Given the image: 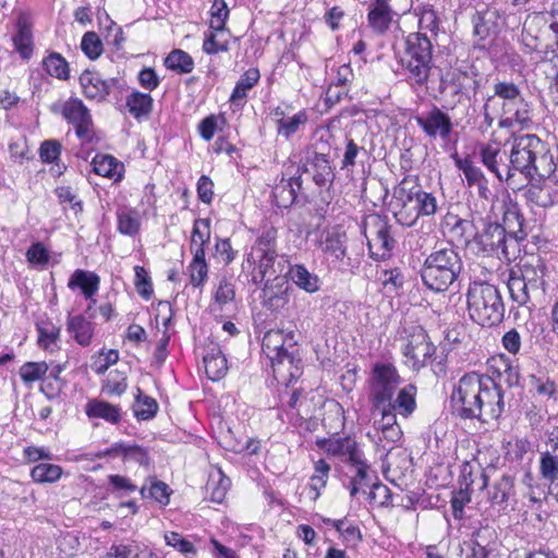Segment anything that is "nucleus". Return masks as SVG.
<instances>
[{
	"label": "nucleus",
	"instance_id": "49",
	"mask_svg": "<svg viewBox=\"0 0 558 558\" xmlns=\"http://www.w3.org/2000/svg\"><path fill=\"white\" fill-rule=\"evenodd\" d=\"M312 160L315 168V173L313 175L314 181L318 185L326 184V182L333 175L329 165L328 155L324 153H315Z\"/></svg>",
	"mask_w": 558,
	"mask_h": 558
},
{
	"label": "nucleus",
	"instance_id": "33",
	"mask_svg": "<svg viewBox=\"0 0 558 558\" xmlns=\"http://www.w3.org/2000/svg\"><path fill=\"white\" fill-rule=\"evenodd\" d=\"M88 417L104 418L109 423H117L120 420V410L106 401L92 400L85 407Z\"/></svg>",
	"mask_w": 558,
	"mask_h": 558
},
{
	"label": "nucleus",
	"instance_id": "16",
	"mask_svg": "<svg viewBox=\"0 0 558 558\" xmlns=\"http://www.w3.org/2000/svg\"><path fill=\"white\" fill-rule=\"evenodd\" d=\"M415 121L426 136L432 138L439 136L447 140L452 132L450 117L437 106H433L429 111L415 117Z\"/></svg>",
	"mask_w": 558,
	"mask_h": 558
},
{
	"label": "nucleus",
	"instance_id": "55",
	"mask_svg": "<svg viewBox=\"0 0 558 558\" xmlns=\"http://www.w3.org/2000/svg\"><path fill=\"white\" fill-rule=\"evenodd\" d=\"M48 371L45 362H27L20 368V376L24 383H33L39 380Z\"/></svg>",
	"mask_w": 558,
	"mask_h": 558
},
{
	"label": "nucleus",
	"instance_id": "12",
	"mask_svg": "<svg viewBox=\"0 0 558 558\" xmlns=\"http://www.w3.org/2000/svg\"><path fill=\"white\" fill-rule=\"evenodd\" d=\"M435 352L436 347L429 340L427 332L422 327H415L403 350L405 363L413 371H418L433 361Z\"/></svg>",
	"mask_w": 558,
	"mask_h": 558
},
{
	"label": "nucleus",
	"instance_id": "25",
	"mask_svg": "<svg viewBox=\"0 0 558 558\" xmlns=\"http://www.w3.org/2000/svg\"><path fill=\"white\" fill-rule=\"evenodd\" d=\"M302 186L301 177H291L282 179L272 190V196L276 205L282 208H289L293 205Z\"/></svg>",
	"mask_w": 558,
	"mask_h": 558
},
{
	"label": "nucleus",
	"instance_id": "64",
	"mask_svg": "<svg viewBox=\"0 0 558 558\" xmlns=\"http://www.w3.org/2000/svg\"><path fill=\"white\" fill-rule=\"evenodd\" d=\"M235 291L234 286L226 278L219 281L218 288L215 293V302L223 306L234 300Z\"/></svg>",
	"mask_w": 558,
	"mask_h": 558
},
{
	"label": "nucleus",
	"instance_id": "36",
	"mask_svg": "<svg viewBox=\"0 0 558 558\" xmlns=\"http://www.w3.org/2000/svg\"><path fill=\"white\" fill-rule=\"evenodd\" d=\"M68 329L74 335L75 340L81 345H88L93 337V326L83 316L77 315L69 318Z\"/></svg>",
	"mask_w": 558,
	"mask_h": 558
},
{
	"label": "nucleus",
	"instance_id": "40",
	"mask_svg": "<svg viewBox=\"0 0 558 558\" xmlns=\"http://www.w3.org/2000/svg\"><path fill=\"white\" fill-rule=\"evenodd\" d=\"M189 269L191 283L194 287H201L205 282L208 272V267L205 260V250L203 247H195L194 257Z\"/></svg>",
	"mask_w": 558,
	"mask_h": 558
},
{
	"label": "nucleus",
	"instance_id": "60",
	"mask_svg": "<svg viewBox=\"0 0 558 558\" xmlns=\"http://www.w3.org/2000/svg\"><path fill=\"white\" fill-rule=\"evenodd\" d=\"M210 230L208 219H196L192 231V246L203 247L209 241Z\"/></svg>",
	"mask_w": 558,
	"mask_h": 558
},
{
	"label": "nucleus",
	"instance_id": "42",
	"mask_svg": "<svg viewBox=\"0 0 558 558\" xmlns=\"http://www.w3.org/2000/svg\"><path fill=\"white\" fill-rule=\"evenodd\" d=\"M539 475L541 477L554 484L558 482V456L551 452V450H547L542 452L539 459Z\"/></svg>",
	"mask_w": 558,
	"mask_h": 558
},
{
	"label": "nucleus",
	"instance_id": "44",
	"mask_svg": "<svg viewBox=\"0 0 558 558\" xmlns=\"http://www.w3.org/2000/svg\"><path fill=\"white\" fill-rule=\"evenodd\" d=\"M456 167L461 170L470 186L475 185L486 179L482 170L476 167L469 158H460L457 154L452 156Z\"/></svg>",
	"mask_w": 558,
	"mask_h": 558
},
{
	"label": "nucleus",
	"instance_id": "52",
	"mask_svg": "<svg viewBox=\"0 0 558 558\" xmlns=\"http://www.w3.org/2000/svg\"><path fill=\"white\" fill-rule=\"evenodd\" d=\"M307 122V116L305 112H298L292 117L281 118L277 121L278 133L286 138H289L294 134L301 125Z\"/></svg>",
	"mask_w": 558,
	"mask_h": 558
},
{
	"label": "nucleus",
	"instance_id": "27",
	"mask_svg": "<svg viewBox=\"0 0 558 558\" xmlns=\"http://www.w3.org/2000/svg\"><path fill=\"white\" fill-rule=\"evenodd\" d=\"M547 15L543 12L534 13L525 21L521 34L522 43L531 51L537 50L539 46L538 32L543 26L547 24Z\"/></svg>",
	"mask_w": 558,
	"mask_h": 558
},
{
	"label": "nucleus",
	"instance_id": "10",
	"mask_svg": "<svg viewBox=\"0 0 558 558\" xmlns=\"http://www.w3.org/2000/svg\"><path fill=\"white\" fill-rule=\"evenodd\" d=\"M371 256L375 259H385L390 256L396 240L390 233V225L386 217L378 214L366 216L362 223Z\"/></svg>",
	"mask_w": 558,
	"mask_h": 558
},
{
	"label": "nucleus",
	"instance_id": "54",
	"mask_svg": "<svg viewBox=\"0 0 558 558\" xmlns=\"http://www.w3.org/2000/svg\"><path fill=\"white\" fill-rule=\"evenodd\" d=\"M211 19L209 27L213 31H225L226 20L229 15V10L223 0H214L210 9Z\"/></svg>",
	"mask_w": 558,
	"mask_h": 558
},
{
	"label": "nucleus",
	"instance_id": "30",
	"mask_svg": "<svg viewBox=\"0 0 558 558\" xmlns=\"http://www.w3.org/2000/svg\"><path fill=\"white\" fill-rule=\"evenodd\" d=\"M205 372L213 381L221 379L228 371L227 359L220 349H213L204 356Z\"/></svg>",
	"mask_w": 558,
	"mask_h": 558
},
{
	"label": "nucleus",
	"instance_id": "2",
	"mask_svg": "<svg viewBox=\"0 0 558 558\" xmlns=\"http://www.w3.org/2000/svg\"><path fill=\"white\" fill-rule=\"evenodd\" d=\"M470 318L483 326L499 325L505 317V304L498 288L487 281L472 280L466 291Z\"/></svg>",
	"mask_w": 558,
	"mask_h": 558
},
{
	"label": "nucleus",
	"instance_id": "8",
	"mask_svg": "<svg viewBox=\"0 0 558 558\" xmlns=\"http://www.w3.org/2000/svg\"><path fill=\"white\" fill-rule=\"evenodd\" d=\"M433 46L425 34L414 33L407 39V51L403 64L408 71V80L415 85H424L432 66Z\"/></svg>",
	"mask_w": 558,
	"mask_h": 558
},
{
	"label": "nucleus",
	"instance_id": "13",
	"mask_svg": "<svg viewBox=\"0 0 558 558\" xmlns=\"http://www.w3.org/2000/svg\"><path fill=\"white\" fill-rule=\"evenodd\" d=\"M52 110L61 114L75 126L78 138L90 142L93 137V120L87 107L81 99L70 98L62 104H54Z\"/></svg>",
	"mask_w": 558,
	"mask_h": 558
},
{
	"label": "nucleus",
	"instance_id": "14",
	"mask_svg": "<svg viewBox=\"0 0 558 558\" xmlns=\"http://www.w3.org/2000/svg\"><path fill=\"white\" fill-rule=\"evenodd\" d=\"M412 194V190L409 186V178H404L393 187L389 202V210L397 222L404 227H413L418 220Z\"/></svg>",
	"mask_w": 558,
	"mask_h": 558
},
{
	"label": "nucleus",
	"instance_id": "22",
	"mask_svg": "<svg viewBox=\"0 0 558 558\" xmlns=\"http://www.w3.org/2000/svg\"><path fill=\"white\" fill-rule=\"evenodd\" d=\"M409 186L412 190L414 208L417 218L432 217L440 208L438 198L429 192L424 191L414 179L409 178Z\"/></svg>",
	"mask_w": 558,
	"mask_h": 558
},
{
	"label": "nucleus",
	"instance_id": "45",
	"mask_svg": "<svg viewBox=\"0 0 558 558\" xmlns=\"http://www.w3.org/2000/svg\"><path fill=\"white\" fill-rule=\"evenodd\" d=\"M166 66L179 73H190L194 68L192 57L183 50H173L165 60Z\"/></svg>",
	"mask_w": 558,
	"mask_h": 558
},
{
	"label": "nucleus",
	"instance_id": "57",
	"mask_svg": "<svg viewBox=\"0 0 558 558\" xmlns=\"http://www.w3.org/2000/svg\"><path fill=\"white\" fill-rule=\"evenodd\" d=\"M141 222L136 214L131 211H120L118 214V230L128 235L136 234L140 230Z\"/></svg>",
	"mask_w": 558,
	"mask_h": 558
},
{
	"label": "nucleus",
	"instance_id": "51",
	"mask_svg": "<svg viewBox=\"0 0 558 558\" xmlns=\"http://www.w3.org/2000/svg\"><path fill=\"white\" fill-rule=\"evenodd\" d=\"M229 49V41L225 31H213L205 38L203 50L208 54L223 52Z\"/></svg>",
	"mask_w": 558,
	"mask_h": 558
},
{
	"label": "nucleus",
	"instance_id": "50",
	"mask_svg": "<svg viewBox=\"0 0 558 558\" xmlns=\"http://www.w3.org/2000/svg\"><path fill=\"white\" fill-rule=\"evenodd\" d=\"M140 493L144 498L149 497L160 504L169 502V486L163 482L149 480V485H143Z\"/></svg>",
	"mask_w": 558,
	"mask_h": 558
},
{
	"label": "nucleus",
	"instance_id": "3",
	"mask_svg": "<svg viewBox=\"0 0 558 558\" xmlns=\"http://www.w3.org/2000/svg\"><path fill=\"white\" fill-rule=\"evenodd\" d=\"M461 269L462 262L459 254L452 246H445L427 256L421 277L428 289L444 292L457 280Z\"/></svg>",
	"mask_w": 558,
	"mask_h": 558
},
{
	"label": "nucleus",
	"instance_id": "46",
	"mask_svg": "<svg viewBox=\"0 0 558 558\" xmlns=\"http://www.w3.org/2000/svg\"><path fill=\"white\" fill-rule=\"evenodd\" d=\"M44 68L46 72L59 80H68L69 78V65L65 59L57 52L50 53L47 58L44 59Z\"/></svg>",
	"mask_w": 558,
	"mask_h": 558
},
{
	"label": "nucleus",
	"instance_id": "5",
	"mask_svg": "<svg viewBox=\"0 0 558 558\" xmlns=\"http://www.w3.org/2000/svg\"><path fill=\"white\" fill-rule=\"evenodd\" d=\"M277 259V230L270 227L257 238L246 258V263L254 266V270H256L253 274V280L260 282L266 277L270 278L281 274L282 267Z\"/></svg>",
	"mask_w": 558,
	"mask_h": 558
},
{
	"label": "nucleus",
	"instance_id": "39",
	"mask_svg": "<svg viewBox=\"0 0 558 558\" xmlns=\"http://www.w3.org/2000/svg\"><path fill=\"white\" fill-rule=\"evenodd\" d=\"M14 46L21 56L25 59L29 58L33 52V36L28 23L20 19L17 23V34L13 38Z\"/></svg>",
	"mask_w": 558,
	"mask_h": 558
},
{
	"label": "nucleus",
	"instance_id": "53",
	"mask_svg": "<svg viewBox=\"0 0 558 558\" xmlns=\"http://www.w3.org/2000/svg\"><path fill=\"white\" fill-rule=\"evenodd\" d=\"M496 17V10H487L484 13L477 12L473 20L474 35L481 37L482 39L486 38L490 33V24L493 23V20Z\"/></svg>",
	"mask_w": 558,
	"mask_h": 558
},
{
	"label": "nucleus",
	"instance_id": "32",
	"mask_svg": "<svg viewBox=\"0 0 558 558\" xmlns=\"http://www.w3.org/2000/svg\"><path fill=\"white\" fill-rule=\"evenodd\" d=\"M347 233L340 228H333L327 232L323 250L336 259H342L347 251Z\"/></svg>",
	"mask_w": 558,
	"mask_h": 558
},
{
	"label": "nucleus",
	"instance_id": "43",
	"mask_svg": "<svg viewBox=\"0 0 558 558\" xmlns=\"http://www.w3.org/2000/svg\"><path fill=\"white\" fill-rule=\"evenodd\" d=\"M126 106L135 118H140L150 112L153 98L149 94L134 92L128 97Z\"/></svg>",
	"mask_w": 558,
	"mask_h": 558
},
{
	"label": "nucleus",
	"instance_id": "29",
	"mask_svg": "<svg viewBox=\"0 0 558 558\" xmlns=\"http://www.w3.org/2000/svg\"><path fill=\"white\" fill-rule=\"evenodd\" d=\"M99 282L100 279L96 274L78 269L72 275L69 287L71 289L78 287L86 299H92L98 291Z\"/></svg>",
	"mask_w": 558,
	"mask_h": 558
},
{
	"label": "nucleus",
	"instance_id": "28",
	"mask_svg": "<svg viewBox=\"0 0 558 558\" xmlns=\"http://www.w3.org/2000/svg\"><path fill=\"white\" fill-rule=\"evenodd\" d=\"M415 393L416 388L413 385H408L401 389L397 398L393 401H389L387 405L396 413L398 412L402 416L408 417L416 408Z\"/></svg>",
	"mask_w": 558,
	"mask_h": 558
},
{
	"label": "nucleus",
	"instance_id": "56",
	"mask_svg": "<svg viewBox=\"0 0 558 558\" xmlns=\"http://www.w3.org/2000/svg\"><path fill=\"white\" fill-rule=\"evenodd\" d=\"M81 48L89 59H97L102 52V43L95 32H87L81 43Z\"/></svg>",
	"mask_w": 558,
	"mask_h": 558
},
{
	"label": "nucleus",
	"instance_id": "6",
	"mask_svg": "<svg viewBox=\"0 0 558 558\" xmlns=\"http://www.w3.org/2000/svg\"><path fill=\"white\" fill-rule=\"evenodd\" d=\"M471 250L483 256H496L499 259L512 260L520 252L518 241L506 234V229L497 222L487 223L485 229L474 235Z\"/></svg>",
	"mask_w": 558,
	"mask_h": 558
},
{
	"label": "nucleus",
	"instance_id": "48",
	"mask_svg": "<svg viewBox=\"0 0 558 558\" xmlns=\"http://www.w3.org/2000/svg\"><path fill=\"white\" fill-rule=\"evenodd\" d=\"M134 414L138 420H149L153 418L158 410L157 401L148 396H143L142 391L138 389V395L136 397V401L133 405Z\"/></svg>",
	"mask_w": 558,
	"mask_h": 558
},
{
	"label": "nucleus",
	"instance_id": "41",
	"mask_svg": "<svg viewBox=\"0 0 558 558\" xmlns=\"http://www.w3.org/2000/svg\"><path fill=\"white\" fill-rule=\"evenodd\" d=\"M63 474L62 468L51 463H39L31 471L34 482L39 484L56 483Z\"/></svg>",
	"mask_w": 558,
	"mask_h": 558
},
{
	"label": "nucleus",
	"instance_id": "9",
	"mask_svg": "<svg viewBox=\"0 0 558 558\" xmlns=\"http://www.w3.org/2000/svg\"><path fill=\"white\" fill-rule=\"evenodd\" d=\"M485 375L472 372L463 375L454 386L451 400L462 418L481 417V397Z\"/></svg>",
	"mask_w": 558,
	"mask_h": 558
},
{
	"label": "nucleus",
	"instance_id": "20",
	"mask_svg": "<svg viewBox=\"0 0 558 558\" xmlns=\"http://www.w3.org/2000/svg\"><path fill=\"white\" fill-rule=\"evenodd\" d=\"M317 445L329 456L347 462L359 461L360 452L356 442L350 437L323 439L318 440Z\"/></svg>",
	"mask_w": 558,
	"mask_h": 558
},
{
	"label": "nucleus",
	"instance_id": "59",
	"mask_svg": "<svg viewBox=\"0 0 558 558\" xmlns=\"http://www.w3.org/2000/svg\"><path fill=\"white\" fill-rule=\"evenodd\" d=\"M135 288L137 293L144 298L145 300H148L153 294V286L151 281L148 277L147 271L142 266H135Z\"/></svg>",
	"mask_w": 558,
	"mask_h": 558
},
{
	"label": "nucleus",
	"instance_id": "1",
	"mask_svg": "<svg viewBox=\"0 0 558 558\" xmlns=\"http://www.w3.org/2000/svg\"><path fill=\"white\" fill-rule=\"evenodd\" d=\"M508 159L529 181L548 178L556 169L545 143L533 134L514 137Z\"/></svg>",
	"mask_w": 558,
	"mask_h": 558
},
{
	"label": "nucleus",
	"instance_id": "4",
	"mask_svg": "<svg viewBox=\"0 0 558 558\" xmlns=\"http://www.w3.org/2000/svg\"><path fill=\"white\" fill-rule=\"evenodd\" d=\"M486 99L492 109L497 108L505 116V118L499 120L500 128H512L514 124L522 129L529 128L531 123V109L514 83H496L494 85V94Z\"/></svg>",
	"mask_w": 558,
	"mask_h": 558
},
{
	"label": "nucleus",
	"instance_id": "7",
	"mask_svg": "<svg viewBox=\"0 0 558 558\" xmlns=\"http://www.w3.org/2000/svg\"><path fill=\"white\" fill-rule=\"evenodd\" d=\"M295 344L294 331L284 332L281 329H271L264 335L262 348L264 353L271 361L275 373L287 371L290 376H295L300 360H296L293 353L288 349V347L292 348Z\"/></svg>",
	"mask_w": 558,
	"mask_h": 558
},
{
	"label": "nucleus",
	"instance_id": "37",
	"mask_svg": "<svg viewBox=\"0 0 558 558\" xmlns=\"http://www.w3.org/2000/svg\"><path fill=\"white\" fill-rule=\"evenodd\" d=\"M259 71L255 68L248 69L236 82L235 87L231 94L230 101L239 104L246 97L247 90L254 87L259 80Z\"/></svg>",
	"mask_w": 558,
	"mask_h": 558
},
{
	"label": "nucleus",
	"instance_id": "61",
	"mask_svg": "<svg viewBox=\"0 0 558 558\" xmlns=\"http://www.w3.org/2000/svg\"><path fill=\"white\" fill-rule=\"evenodd\" d=\"M119 361V352L117 350H108L105 352L104 350L100 352L99 356H97L93 364L92 368L97 374H104L107 369L114 365Z\"/></svg>",
	"mask_w": 558,
	"mask_h": 558
},
{
	"label": "nucleus",
	"instance_id": "31",
	"mask_svg": "<svg viewBox=\"0 0 558 558\" xmlns=\"http://www.w3.org/2000/svg\"><path fill=\"white\" fill-rule=\"evenodd\" d=\"M508 290L511 300L519 306L526 305L531 300V292L536 291L520 277H517V272L514 270H511L508 278Z\"/></svg>",
	"mask_w": 558,
	"mask_h": 558
},
{
	"label": "nucleus",
	"instance_id": "34",
	"mask_svg": "<svg viewBox=\"0 0 558 558\" xmlns=\"http://www.w3.org/2000/svg\"><path fill=\"white\" fill-rule=\"evenodd\" d=\"M288 275L292 282L308 293H314L319 289L318 277L310 272L303 265L291 266Z\"/></svg>",
	"mask_w": 558,
	"mask_h": 558
},
{
	"label": "nucleus",
	"instance_id": "35",
	"mask_svg": "<svg viewBox=\"0 0 558 558\" xmlns=\"http://www.w3.org/2000/svg\"><path fill=\"white\" fill-rule=\"evenodd\" d=\"M94 171L106 178L121 177L123 166L111 155H97L93 160Z\"/></svg>",
	"mask_w": 558,
	"mask_h": 558
},
{
	"label": "nucleus",
	"instance_id": "11",
	"mask_svg": "<svg viewBox=\"0 0 558 558\" xmlns=\"http://www.w3.org/2000/svg\"><path fill=\"white\" fill-rule=\"evenodd\" d=\"M369 383V400L374 409H380L393 398L400 384V376L392 364L377 363L374 365Z\"/></svg>",
	"mask_w": 558,
	"mask_h": 558
},
{
	"label": "nucleus",
	"instance_id": "47",
	"mask_svg": "<svg viewBox=\"0 0 558 558\" xmlns=\"http://www.w3.org/2000/svg\"><path fill=\"white\" fill-rule=\"evenodd\" d=\"M480 156L483 165L495 175H500L498 168L507 156L497 147L484 145L480 149Z\"/></svg>",
	"mask_w": 558,
	"mask_h": 558
},
{
	"label": "nucleus",
	"instance_id": "23",
	"mask_svg": "<svg viewBox=\"0 0 558 558\" xmlns=\"http://www.w3.org/2000/svg\"><path fill=\"white\" fill-rule=\"evenodd\" d=\"M514 271L517 272V277H520L535 290H538L543 283L545 265L538 256H531L526 259H522L518 270Z\"/></svg>",
	"mask_w": 558,
	"mask_h": 558
},
{
	"label": "nucleus",
	"instance_id": "26",
	"mask_svg": "<svg viewBox=\"0 0 558 558\" xmlns=\"http://www.w3.org/2000/svg\"><path fill=\"white\" fill-rule=\"evenodd\" d=\"M388 1L389 0H375L368 13L369 25L378 34L387 32L392 21L395 10L388 4Z\"/></svg>",
	"mask_w": 558,
	"mask_h": 558
},
{
	"label": "nucleus",
	"instance_id": "58",
	"mask_svg": "<svg viewBox=\"0 0 558 558\" xmlns=\"http://www.w3.org/2000/svg\"><path fill=\"white\" fill-rule=\"evenodd\" d=\"M454 222L451 228L453 236L458 238L461 242L471 247L472 241L470 238L473 235L474 223L468 219L453 218Z\"/></svg>",
	"mask_w": 558,
	"mask_h": 558
},
{
	"label": "nucleus",
	"instance_id": "18",
	"mask_svg": "<svg viewBox=\"0 0 558 558\" xmlns=\"http://www.w3.org/2000/svg\"><path fill=\"white\" fill-rule=\"evenodd\" d=\"M483 487H487V500L493 507L506 509L509 500L514 497V478L510 475H502L496 480L490 486H487L488 477L482 474Z\"/></svg>",
	"mask_w": 558,
	"mask_h": 558
},
{
	"label": "nucleus",
	"instance_id": "19",
	"mask_svg": "<svg viewBox=\"0 0 558 558\" xmlns=\"http://www.w3.org/2000/svg\"><path fill=\"white\" fill-rule=\"evenodd\" d=\"M524 217L520 210L518 203L511 198L502 201V225L501 228L506 229V234L509 238L515 239L518 243L526 238V232L523 229Z\"/></svg>",
	"mask_w": 558,
	"mask_h": 558
},
{
	"label": "nucleus",
	"instance_id": "15",
	"mask_svg": "<svg viewBox=\"0 0 558 558\" xmlns=\"http://www.w3.org/2000/svg\"><path fill=\"white\" fill-rule=\"evenodd\" d=\"M481 417L488 422L498 418L505 411V398L501 387L489 376L484 377L483 392L481 397Z\"/></svg>",
	"mask_w": 558,
	"mask_h": 558
},
{
	"label": "nucleus",
	"instance_id": "24",
	"mask_svg": "<svg viewBox=\"0 0 558 558\" xmlns=\"http://www.w3.org/2000/svg\"><path fill=\"white\" fill-rule=\"evenodd\" d=\"M80 83L85 97L101 101L105 100L110 92V83L102 80L98 73L85 71L80 76Z\"/></svg>",
	"mask_w": 558,
	"mask_h": 558
},
{
	"label": "nucleus",
	"instance_id": "38",
	"mask_svg": "<svg viewBox=\"0 0 558 558\" xmlns=\"http://www.w3.org/2000/svg\"><path fill=\"white\" fill-rule=\"evenodd\" d=\"M315 473L311 477V483L308 484L310 497L312 500H316L320 495V489L326 486L330 465L323 459L315 462Z\"/></svg>",
	"mask_w": 558,
	"mask_h": 558
},
{
	"label": "nucleus",
	"instance_id": "63",
	"mask_svg": "<svg viewBox=\"0 0 558 558\" xmlns=\"http://www.w3.org/2000/svg\"><path fill=\"white\" fill-rule=\"evenodd\" d=\"M165 541L168 546L173 547L182 554L196 551L194 545L190 541L185 539L180 533L167 532L165 534Z\"/></svg>",
	"mask_w": 558,
	"mask_h": 558
},
{
	"label": "nucleus",
	"instance_id": "17",
	"mask_svg": "<svg viewBox=\"0 0 558 558\" xmlns=\"http://www.w3.org/2000/svg\"><path fill=\"white\" fill-rule=\"evenodd\" d=\"M466 74L457 70L447 71L440 75L439 93L446 102L445 108L453 109L460 101Z\"/></svg>",
	"mask_w": 558,
	"mask_h": 558
},
{
	"label": "nucleus",
	"instance_id": "62",
	"mask_svg": "<svg viewBox=\"0 0 558 558\" xmlns=\"http://www.w3.org/2000/svg\"><path fill=\"white\" fill-rule=\"evenodd\" d=\"M108 482L112 487V492L118 493L121 497L128 496L137 489L130 478L119 474L109 475Z\"/></svg>",
	"mask_w": 558,
	"mask_h": 558
},
{
	"label": "nucleus",
	"instance_id": "21",
	"mask_svg": "<svg viewBox=\"0 0 558 558\" xmlns=\"http://www.w3.org/2000/svg\"><path fill=\"white\" fill-rule=\"evenodd\" d=\"M107 456L121 457L124 461H133L143 466L149 465L148 452L137 445L116 442L109 449L96 453L99 459Z\"/></svg>",
	"mask_w": 558,
	"mask_h": 558
}]
</instances>
